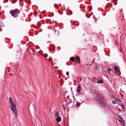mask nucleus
<instances>
[{
  "instance_id": "nucleus-1",
  "label": "nucleus",
  "mask_w": 126,
  "mask_h": 126,
  "mask_svg": "<svg viewBox=\"0 0 126 126\" xmlns=\"http://www.w3.org/2000/svg\"><path fill=\"white\" fill-rule=\"evenodd\" d=\"M97 101L98 102V104L101 108L105 109L106 111H108L109 109V106L107 105V102L104 98V96L101 94H97L96 95Z\"/></svg>"
},
{
  "instance_id": "nucleus-2",
  "label": "nucleus",
  "mask_w": 126,
  "mask_h": 126,
  "mask_svg": "<svg viewBox=\"0 0 126 126\" xmlns=\"http://www.w3.org/2000/svg\"><path fill=\"white\" fill-rule=\"evenodd\" d=\"M9 102L10 104V108L13 114H14L15 118H17L18 114H17V109H16V103L13 101L11 97H9Z\"/></svg>"
},
{
  "instance_id": "nucleus-3",
  "label": "nucleus",
  "mask_w": 126,
  "mask_h": 126,
  "mask_svg": "<svg viewBox=\"0 0 126 126\" xmlns=\"http://www.w3.org/2000/svg\"><path fill=\"white\" fill-rule=\"evenodd\" d=\"M13 17H18V14H20V10L18 9H15L10 11Z\"/></svg>"
},
{
  "instance_id": "nucleus-4",
  "label": "nucleus",
  "mask_w": 126,
  "mask_h": 126,
  "mask_svg": "<svg viewBox=\"0 0 126 126\" xmlns=\"http://www.w3.org/2000/svg\"><path fill=\"white\" fill-rule=\"evenodd\" d=\"M117 120L119 121V122H120V123H121V124H122V125H123V126H126V123H125V121H124V120H123V118L121 117V116H120V115H117Z\"/></svg>"
},
{
  "instance_id": "nucleus-5",
  "label": "nucleus",
  "mask_w": 126,
  "mask_h": 126,
  "mask_svg": "<svg viewBox=\"0 0 126 126\" xmlns=\"http://www.w3.org/2000/svg\"><path fill=\"white\" fill-rule=\"evenodd\" d=\"M117 103L119 106H121L122 108V109L124 110L125 109V105L122 103V101L119 98H118V100L117 101Z\"/></svg>"
},
{
  "instance_id": "nucleus-6",
  "label": "nucleus",
  "mask_w": 126,
  "mask_h": 126,
  "mask_svg": "<svg viewBox=\"0 0 126 126\" xmlns=\"http://www.w3.org/2000/svg\"><path fill=\"white\" fill-rule=\"evenodd\" d=\"M75 60L78 63H80V57L78 56H75Z\"/></svg>"
},
{
  "instance_id": "nucleus-7",
  "label": "nucleus",
  "mask_w": 126,
  "mask_h": 126,
  "mask_svg": "<svg viewBox=\"0 0 126 126\" xmlns=\"http://www.w3.org/2000/svg\"><path fill=\"white\" fill-rule=\"evenodd\" d=\"M114 69L115 72H117V71H120V66L116 65L114 67Z\"/></svg>"
},
{
  "instance_id": "nucleus-8",
  "label": "nucleus",
  "mask_w": 126,
  "mask_h": 126,
  "mask_svg": "<svg viewBox=\"0 0 126 126\" xmlns=\"http://www.w3.org/2000/svg\"><path fill=\"white\" fill-rule=\"evenodd\" d=\"M82 88H81V86L79 85L78 88H77V92H78V93H79V92H80V91H81V89Z\"/></svg>"
},
{
  "instance_id": "nucleus-9",
  "label": "nucleus",
  "mask_w": 126,
  "mask_h": 126,
  "mask_svg": "<svg viewBox=\"0 0 126 126\" xmlns=\"http://www.w3.org/2000/svg\"><path fill=\"white\" fill-rule=\"evenodd\" d=\"M56 121L58 122V123L61 122V121H62V118L60 116L57 117L56 118Z\"/></svg>"
},
{
  "instance_id": "nucleus-10",
  "label": "nucleus",
  "mask_w": 126,
  "mask_h": 126,
  "mask_svg": "<svg viewBox=\"0 0 126 126\" xmlns=\"http://www.w3.org/2000/svg\"><path fill=\"white\" fill-rule=\"evenodd\" d=\"M75 60V58L73 57H72L70 58V61L72 62V63H74V60Z\"/></svg>"
},
{
  "instance_id": "nucleus-11",
  "label": "nucleus",
  "mask_w": 126,
  "mask_h": 126,
  "mask_svg": "<svg viewBox=\"0 0 126 126\" xmlns=\"http://www.w3.org/2000/svg\"><path fill=\"white\" fill-rule=\"evenodd\" d=\"M112 102L113 104H117V102L118 101V98H116L115 99V100H112Z\"/></svg>"
},
{
  "instance_id": "nucleus-12",
  "label": "nucleus",
  "mask_w": 126,
  "mask_h": 126,
  "mask_svg": "<svg viewBox=\"0 0 126 126\" xmlns=\"http://www.w3.org/2000/svg\"><path fill=\"white\" fill-rule=\"evenodd\" d=\"M55 117H60V112H59V111H56L55 112Z\"/></svg>"
},
{
  "instance_id": "nucleus-13",
  "label": "nucleus",
  "mask_w": 126,
  "mask_h": 126,
  "mask_svg": "<svg viewBox=\"0 0 126 126\" xmlns=\"http://www.w3.org/2000/svg\"><path fill=\"white\" fill-rule=\"evenodd\" d=\"M96 83H100L103 84V83H104V81L103 80H98L96 82Z\"/></svg>"
},
{
  "instance_id": "nucleus-14",
  "label": "nucleus",
  "mask_w": 126,
  "mask_h": 126,
  "mask_svg": "<svg viewBox=\"0 0 126 126\" xmlns=\"http://www.w3.org/2000/svg\"><path fill=\"white\" fill-rule=\"evenodd\" d=\"M76 107H79L80 106V102H77L76 103Z\"/></svg>"
},
{
  "instance_id": "nucleus-15",
  "label": "nucleus",
  "mask_w": 126,
  "mask_h": 126,
  "mask_svg": "<svg viewBox=\"0 0 126 126\" xmlns=\"http://www.w3.org/2000/svg\"><path fill=\"white\" fill-rule=\"evenodd\" d=\"M62 107H63V110H64V111H65V106H64V105H63V106H62Z\"/></svg>"
},
{
  "instance_id": "nucleus-16",
  "label": "nucleus",
  "mask_w": 126,
  "mask_h": 126,
  "mask_svg": "<svg viewBox=\"0 0 126 126\" xmlns=\"http://www.w3.org/2000/svg\"><path fill=\"white\" fill-rule=\"evenodd\" d=\"M107 69L109 73H110V71H112V69H111L107 68Z\"/></svg>"
},
{
  "instance_id": "nucleus-17",
  "label": "nucleus",
  "mask_w": 126,
  "mask_h": 126,
  "mask_svg": "<svg viewBox=\"0 0 126 126\" xmlns=\"http://www.w3.org/2000/svg\"><path fill=\"white\" fill-rule=\"evenodd\" d=\"M66 74L67 76H69V72H66Z\"/></svg>"
},
{
  "instance_id": "nucleus-18",
  "label": "nucleus",
  "mask_w": 126,
  "mask_h": 126,
  "mask_svg": "<svg viewBox=\"0 0 126 126\" xmlns=\"http://www.w3.org/2000/svg\"><path fill=\"white\" fill-rule=\"evenodd\" d=\"M43 57L44 58H47V57H48V55H43Z\"/></svg>"
},
{
  "instance_id": "nucleus-19",
  "label": "nucleus",
  "mask_w": 126,
  "mask_h": 126,
  "mask_svg": "<svg viewBox=\"0 0 126 126\" xmlns=\"http://www.w3.org/2000/svg\"><path fill=\"white\" fill-rule=\"evenodd\" d=\"M114 5H116L117 3H116V2H114Z\"/></svg>"
},
{
  "instance_id": "nucleus-20",
  "label": "nucleus",
  "mask_w": 126,
  "mask_h": 126,
  "mask_svg": "<svg viewBox=\"0 0 126 126\" xmlns=\"http://www.w3.org/2000/svg\"><path fill=\"white\" fill-rule=\"evenodd\" d=\"M46 60H48V58H46Z\"/></svg>"
},
{
  "instance_id": "nucleus-21",
  "label": "nucleus",
  "mask_w": 126,
  "mask_h": 126,
  "mask_svg": "<svg viewBox=\"0 0 126 126\" xmlns=\"http://www.w3.org/2000/svg\"><path fill=\"white\" fill-rule=\"evenodd\" d=\"M13 3H14V2H13Z\"/></svg>"
},
{
  "instance_id": "nucleus-22",
  "label": "nucleus",
  "mask_w": 126,
  "mask_h": 126,
  "mask_svg": "<svg viewBox=\"0 0 126 126\" xmlns=\"http://www.w3.org/2000/svg\"><path fill=\"white\" fill-rule=\"evenodd\" d=\"M60 14H61V13H60Z\"/></svg>"
}]
</instances>
